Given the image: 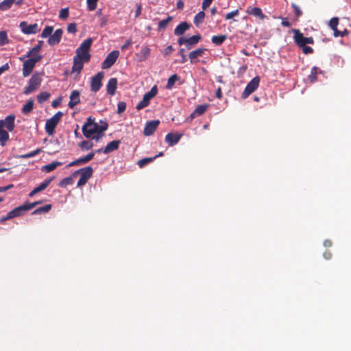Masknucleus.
<instances>
[{
  "mask_svg": "<svg viewBox=\"0 0 351 351\" xmlns=\"http://www.w3.org/2000/svg\"><path fill=\"white\" fill-rule=\"evenodd\" d=\"M108 124L106 122H101V125H99L95 121V119L90 117L83 125L82 130L86 138L99 141L104 136V132L108 129Z\"/></svg>",
  "mask_w": 351,
  "mask_h": 351,
  "instance_id": "obj_1",
  "label": "nucleus"
},
{
  "mask_svg": "<svg viewBox=\"0 0 351 351\" xmlns=\"http://www.w3.org/2000/svg\"><path fill=\"white\" fill-rule=\"evenodd\" d=\"M93 41V40L91 38L84 40L76 49V55L75 56L82 58L84 61H90L91 57L90 49Z\"/></svg>",
  "mask_w": 351,
  "mask_h": 351,
  "instance_id": "obj_2",
  "label": "nucleus"
},
{
  "mask_svg": "<svg viewBox=\"0 0 351 351\" xmlns=\"http://www.w3.org/2000/svg\"><path fill=\"white\" fill-rule=\"evenodd\" d=\"M93 173V169L88 166L75 171L73 173V176L75 177L78 174L80 175V178L77 184L78 187H80L86 184L88 180L92 177Z\"/></svg>",
  "mask_w": 351,
  "mask_h": 351,
  "instance_id": "obj_3",
  "label": "nucleus"
},
{
  "mask_svg": "<svg viewBox=\"0 0 351 351\" xmlns=\"http://www.w3.org/2000/svg\"><path fill=\"white\" fill-rule=\"evenodd\" d=\"M42 80L39 73H34L28 82V85L24 88L23 93L27 95L36 91L40 86Z\"/></svg>",
  "mask_w": 351,
  "mask_h": 351,
  "instance_id": "obj_4",
  "label": "nucleus"
},
{
  "mask_svg": "<svg viewBox=\"0 0 351 351\" xmlns=\"http://www.w3.org/2000/svg\"><path fill=\"white\" fill-rule=\"evenodd\" d=\"M63 112L59 111L56 112L51 118L47 120L45 123V131L49 135L52 136L55 132V129L63 117Z\"/></svg>",
  "mask_w": 351,
  "mask_h": 351,
  "instance_id": "obj_5",
  "label": "nucleus"
},
{
  "mask_svg": "<svg viewBox=\"0 0 351 351\" xmlns=\"http://www.w3.org/2000/svg\"><path fill=\"white\" fill-rule=\"evenodd\" d=\"M30 206H26L25 204L19 206L8 213L6 216L0 218V223H3L6 220L13 219L14 217L23 215L25 212L29 210Z\"/></svg>",
  "mask_w": 351,
  "mask_h": 351,
  "instance_id": "obj_6",
  "label": "nucleus"
},
{
  "mask_svg": "<svg viewBox=\"0 0 351 351\" xmlns=\"http://www.w3.org/2000/svg\"><path fill=\"white\" fill-rule=\"evenodd\" d=\"M158 93L157 86H154L149 91L146 93L143 97V99L137 104L136 108L138 110H142L143 108L149 106L150 100L153 99Z\"/></svg>",
  "mask_w": 351,
  "mask_h": 351,
  "instance_id": "obj_7",
  "label": "nucleus"
},
{
  "mask_svg": "<svg viewBox=\"0 0 351 351\" xmlns=\"http://www.w3.org/2000/svg\"><path fill=\"white\" fill-rule=\"evenodd\" d=\"M42 59V56L37 58H29L26 60L23 64V75L27 77L32 72L36 64Z\"/></svg>",
  "mask_w": 351,
  "mask_h": 351,
  "instance_id": "obj_8",
  "label": "nucleus"
},
{
  "mask_svg": "<svg viewBox=\"0 0 351 351\" xmlns=\"http://www.w3.org/2000/svg\"><path fill=\"white\" fill-rule=\"evenodd\" d=\"M260 83V77L258 76L254 77L245 88L241 97L242 99H246L251 93L254 92L258 87Z\"/></svg>",
  "mask_w": 351,
  "mask_h": 351,
  "instance_id": "obj_9",
  "label": "nucleus"
},
{
  "mask_svg": "<svg viewBox=\"0 0 351 351\" xmlns=\"http://www.w3.org/2000/svg\"><path fill=\"white\" fill-rule=\"evenodd\" d=\"M119 56V51L118 50H113L109 53L104 62L101 64V68L103 69H110L117 61Z\"/></svg>",
  "mask_w": 351,
  "mask_h": 351,
  "instance_id": "obj_10",
  "label": "nucleus"
},
{
  "mask_svg": "<svg viewBox=\"0 0 351 351\" xmlns=\"http://www.w3.org/2000/svg\"><path fill=\"white\" fill-rule=\"evenodd\" d=\"M202 37L200 35H194L189 38H185L184 37H180L178 40L179 45H185L188 49H190L193 46L195 45L201 40Z\"/></svg>",
  "mask_w": 351,
  "mask_h": 351,
  "instance_id": "obj_11",
  "label": "nucleus"
},
{
  "mask_svg": "<svg viewBox=\"0 0 351 351\" xmlns=\"http://www.w3.org/2000/svg\"><path fill=\"white\" fill-rule=\"evenodd\" d=\"M104 72L100 71L98 72L95 75H94L90 80V90L96 93L99 91L102 86V80L104 78Z\"/></svg>",
  "mask_w": 351,
  "mask_h": 351,
  "instance_id": "obj_12",
  "label": "nucleus"
},
{
  "mask_svg": "<svg viewBox=\"0 0 351 351\" xmlns=\"http://www.w3.org/2000/svg\"><path fill=\"white\" fill-rule=\"evenodd\" d=\"M14 120L15 115L10 114L5 119L0 120V126L3 129L5 128L9 132H12L15 128Z\"/></svg>",
  "mask_w": 351,
  "mask_h": 351,
  "instance_id": "obj_13",
  "label": "nucleus"
},
{
  "mask_svg": "<svg viewBox=\"0 0 351 351\" xmlns=\"http://www.w3.org/2000/svg\"><path fill=\"white\" fill-rule=\"evenodd\" d=\"M19 26L22 32L25 34H36L38 31V25L37 23L29 25L26 21H22Z\"/></svg>",
  "mask_w": 351,
  "mask_h": 351,
  "instance_id": "obj_14",
  "label": "nucleus"
},
{
  "mask_svg": "<svg viewBox=\"0 0 351 351\" xmlns=\"http://www.w3.org/2000/svg\"><path fill=\"white\" fill-rule=\"evenodd\" d=\"M159 124V120H152L147 122L143 130L144 135L147 136L152 135L157 129Z\"/></svg>",
  "mask_w": 351,
  "mask_h": 351,
  "instance_id": "obj_15",
  "label": "nucleus"
},
{
  "mask_svg": "<svg viewBox=\"0 0 351 351\" xmlns=\"http://www.w3.org/2000/svg\"><path fill=\"white\" fill-rule=\"evenodd\" d=\"M245 12L247 14L258 17L261 20H264L266 18V16L263 13L262 10L258 7L248 6Z\"/></svg>",
  "mask_w": 351,
  "mask_h": 351,
  "instance_id": "obj_16",
  "label": "nucleus"
},
{
  "mask_svg": "<svg viewBox=\"0 0 351 351\" xmlns=\"http://www.w3.org/2000/svg\"><path fill=\"white\" fill-rule=\"evenodd\" d=\"M182 136V134L168 133L165 136V141L169 146L177 144Z\"/></svg>",
  "mask_w": 351,
  "mask_h": 351,
  "instance_id": "obj_17",
  "label": "nucleus"
},
{
  "mask_svg": "<svg viewBox=\"0 0 351 351\" xmlns=\"http://www.w3.org/2000/svg\"><path fill=\"white\" fill-rule=\"evenodd\" d=\"M62 34L63 32L62 29H57L55 32L49 36L48 39L49 45L53 46L58 44L61 40Z\"/></svg>",
  "mask_w": 351,
  "mask_h": 351,
  "instance_id": "obj_18",
  "label": "nucleus"
},
{
  "mask_svg": "<svg viewBox=\"0 0 351 351\" xmlns=\"http://www.w3.org/2000/svg\"><path fill=\"white\" fill-rule=\"evenodd\" d=\"M293 32L294 33L293 39L296 45L300 47H304L306 45V37H304L298 29H293Z\"/></svg>",
  "mask_w": 351,
  "mask_h": 351,
  "instance_id": "obj_19",
  "label": "nucleus"
},
{
  "mask_svg": "<svg viewBox=\"0 0 351 351\" xmlns=\"http://www.w3.org/2000/svg\"><path fill=\"white\" fill-rule=\"evenodd\" d=\"M89 61H84L82 58L74 56L73 64L72 66V72L80 73L83 69L84 64L88 62Z\"/></svg>",
  "mask_w": 351,
  "mask_h": 351,
  "instance_id": "obj_20",
  "label": "nucleus"
},
{
  "mask_svg": "<svg viewBox=\"0 0 351 351\" xmlns=\"http://www.w3.org/2000/svg\"><path fill=\"white\" fill-rule=\"evenodd\" d=\"M151 49L147 46H143L141 51L136 53L138 62L146 60L150 56Z\"/></svg>",
  "mask_w": 351,
  "mask_h": 351,
  "instance_id": "obj_21",
  "label": "nucleus"
},
{
  "mask_svg": "<svg viewBox=\"0 0 351 351\" xmlns=\"http://www.w3.org/2000/svg\"><path fill=\"white\" fill-rule=\"evenodd\" d=\"M53 180V178H51L49 179H47L45 181H43L42 183H40L38 186H36L34 189H33L29 194V196L30 197H32L34 196L36 193L45 190L51 183V182Z\"/></svg>",
  "mask_w": 351,
  "mask_h": 351,
  "instance_id": "obj_22",
  "label": "nucleus"
},
{
  "mask_svg": "<svg viewBox=\"0 0 351 351\" xmlns=\"http://www.w3.org/2000/svg\"><path fill=\"white\" fill-rule=\"evenodd\" d=\"M80 102V92L74 90L71 92L70 95V101L69 102V107L71 109Z\"/></svg>",
  "mask_w": 351,
  "mask_h": 351,
  "instance_id": "obj_23",
  "label": "nucleus"
},
{
  "mask_svg": "<svg viewBox=\"0 0 351 351\" xmlns=\"http://www.w3.org/2000/svg\"><path fill=\"white\" fill-rule=\"evenodd\" d=\"M117 87V80L115 77H112L108 80L106 85V91L110 95H114L115 94Z\"/></svg>",
  "mask_w": 351,
  "mask_h": 351,
  "instance_id": "obj_24",
  "label": "nucleus"
},
{
  "mask_svg": "<svg viewBox=\"0 0 351 351\" xmlns=\"http://www.w3.org/2000/svg\"><path fill=\"white\" fill-rule=\"evenodd\" d=\"M121 144V141L115 140L110 142L107 144L106 147L103 150L104 154H108L119 149V145Z\"/></svg>",
  "mask_w": 351,
  "mask_h": 351,
  "instance_id": "obj_25",
  "label": "nucleus"
},
{
  "mask_svg": "<svg viewBox=\"0 0 351 351\" xmlns=\"http://www.w3.org/2000/svg\"><path fill=\"white\" fill-rule=\"evenodd\" d=\"M191 27V25L187 22H182L174 29V34L176 36L182 35L186 30Z\"/></svg>",
  "mask_w": 351,
  "mask_h": 351,
  "instance_id": "obj_26",
  "label": "nucleus"
},
{
  "mask_svg": "<svg viewBox=\"0 0 351 351\" xmlns=\"http://www.w3.org/2000/svg\"><path fill=\"white\" fill-rule=\"evenodd\" d=\"M62 165H63L62 162L53 161L49 164L43 166L41 170L43 172L49 173Z\"/></svg>",
  "mask_w": 351,
  "mask_h": 351,
  "instance_id": "obj_27",
  "label": "nucleus"
},
{
  "mask_svg": "<svg viewBox=\"0 0 351 351\" xmlns=\"http://www.w3.org/2000/svg\"><path fill=\"white\" fill-rule=\"evenodd\" d=\"M205 51L206 49L198 48L190 52L189 54V58L191 60V63H196V61L195 60L197 59L198 57H201Z\"/></svg>",
  "mask_w": 351,
  "mask_h": 351,
  "instance_id": "obj_28",
  "label": "nucleus"
},
{
  "mask_svg": "<svg viewBox=\"0 0 351 351\" xmlns=\"http://www.w3.org/2000/svg\"><path fill=\"white\" fill-rule=\"evenodd\" d=\"M227 39V35L221 34V35H216L213 36L211 38L212 43L216 46L221 45L223 42Z\"/></svg>",
  "mask_w": 351,
  "mask_h": 351,
  "instance_id": "obj_29",
  "label": "nucleus"
},
{
  "mask_svg": "<svg viewBox=\"0 0 351 351\" xmlns=\"http://www.w3.org/2000/svg\"><path fill=\"white\" fill-rule=\"evenodd\" d=\"M322 71L317 66H313L311 69V74L308 76V80L311 83H313L317 80V75L322 73Z\"/></svg>",
  "mask_w": 351,
  "mask_h": 351,
  "instance_id": "obj_30",
  "label": "nucleus"
},
{
  "mask_svg": "<svg viewBox=\"0 0 351 351\" xmlns=\"http://www.w3.org/2000/svg\"><path fill=\"white\" fill-rule=\"evenodd\" d=\"M51 204H46L42 207H39L38 208H36V210H34L32 213V215H41V214H44V213H47L50 211V210L51 209Z\"/></svg>",
  "mask_w": 351,
  "mask_h": 351,
  "instance_id": "obj_31",
  "label": "nucleus"
},
{
  "mask_svg": "<svg viewBox=\"0 0 351 351\" xmlns=\"http://www.w3.org/2000/svg\"><path fill=\"white\" fill-rule=\"evenodd\" d=\"M15 0H3L0 2V10L6 11L12 8Z\"/></svg>",
  "mask_w": 351,
  "mask_h": 351,
  "instance_id": "obj_32",
  "label": "nucleus"
},
{
  "mask_svg": "<svg viewBox=\"0 0 351 351\" xmlns=\"http://www.w3.org/2000/svg\"><path fill=\"white\" fill-rule=\"evenodd\" d=\"M34 100L29 99L22 108V112L24 114H29L34 108Z\"/></svg>",
  "mask_w": 351,
  "mask_h": 351,
  "instance_id": "obj_33",
  "label": "nucleus"
},
{
  "mask_svg": "<svg viewBox=\"0 0 351 351\" xmlns=\"http://www.w3.org/2000/svg\"><path fill=\"white\" fill-rule=\"evenodd\" d=\"M205 18V13L204 11L199 12L194 17L193 23L197 26L199 27L200 24H202Z\"/></svg>",
  "mask_w": 351,
  "mask_h": 351,
  "instance_id": "obj_34",
  "label": "nucleus"
},
{
  "mask_svg": "<svg viewBox=\"0 0 351 351\" xmlns=\"http://www.w3.org/2000/svg\"><path fill=\"white\" fill-rule=\"evenodd\" d=\"M173 20L172 16H168L166 19L162 20L158 23V31L164 30L167 28L168 24Z\"/></svg>",
  "mask_w": 351,
  "mask_h": 351,
  "instance_id": "obj_35",
  "label": "nucleus"
},
{
  "mask_svg": "<svg viewBox=\"0 0 351 351\" xmlns=\"http://www.w3.org/2000/svg\"><path fill=\"white\" fill-rule=\"evenodd\" d=\"M179 80V77L177 74H173L169 77L167 81V84L166 85L167 89H171L174 86L175 82Z\"/></svg>",
  "mask_w": 351,
  "mask_h": 351,
  "instance_id": "obj_36",
  "label": "nucleus"
},
{
  "mask_svg": "<svg viewBox=\"0 0 351 351\" xmlns=\"http://www.w3.org/2000/svg\"><path fill=\"white\" fill-rule=\"evenodd\" d=\"M73 177L74 176H73V174H72L71 176L64 178L59 183V184H58L59 186L60 187H65V186H66L68 185L73 184Z\"/></svg>",
  "mask_w": 351,
  "mask_h": 351,
  "instance_id": "obj_37",
  "label": "nucleus"
},
{
  "mask_svg": "<svg viewBox=\"0 0 351 351\" xmlns=\"http://www.w3.org/2000/svg\"><path fill=\"white\" fill-rule=\"evenodd\" d=\"M157 157H158V156H154V157H150V158H144L138 160L137 164L139 167L142 168V167H145L146 165L152 162Z\"/></svg>",
  "mask_w": 351,
  "mask_h": 351,
  "instance_id": "obj_38",
  "label": "nucleus"
},
{
  "mask_svg": "<svg viewBox=\"0 0 351 351\" xmlns=\"http://www.w3.org/2000/svg\"><path fill=\"white\" fill-rule=\"evenodd\" d=\"M50 97V94L47 92H42L37 95V100L38 103L42 104Z\"/></svg>",
  "mask_w": 351,
  "mask_h": 351,
  "instance_id": "obj_39",
  "label": "nucleus"
},
{
  "mask_svg": "<svg viewBox=\"0 0 351 351\" xmlns=\"http://www.w3.org/2000/svg\"><path fill=\"white\" fill-rule=\"evenodd\" d=\"M82 150H89L93 147V143L90 141H83L79 144Z\"/></svg>",
  "mask_w": 351,
  "mask_h": 351,
  "instance_id": "obj_40",
  "label": "nucleus"
},
{
  "mask_svg": "<svg viewBox=\"0 0 351 351\" xmlns=\"http://www.w3.org/2000/svg\"><path fill=\"white\" fill-rule=\"evenodd\" d=\"M40 152H41V149L40 148H38V149H37L34 151L30 152L27 154L20 155L19 157L21 158H23V159L32 158V157L36 156L37 154H38Z\"/></svg>",
  "mask_w": 351,
  "mask_h": 351,
  "instance_id": "obj_41",
  "label": "nucleus"
},
{
  "mask_svg": "<svg viewBox=\"0 0 351 351\" xmlns=\"http://www.w3.org/2000/svg\"><path fill=\"white\" fill-rule=\"evenodd\" d=\"M339 24V18L337 17H333L329 21V27L330 29L334 32L337 29V26Z\"/></svg>",
  "mask_w": 351,
  "mask_h": 351,
  "instance_id": "obj_42",
  "label": "nucleus"
},
{
  "mask_svg": "<svg viewBox=\"0 0 351 351\" xmlns=\"http://www.w3.org/2000/svg\"><path fill=\"white\" fill-rule=\"evenodd\" d=\"M208 108L207 105H199L194 110V114H197V116H200L203 114Z\"/></svg>",
  "mask_w": 351,
  "mask_h": 351,
  "instance_id": "obj_43",
  "label": "nucleus"
},
{
  "mask_svg": "<svg viewBox=\"0 0 351 351\" xmlns=\"http://www.w3.org/2000/svg\"><path fill=\"white\" fill-rule=\"evenodd\" d=\"M9 40L8 38L7 32L5 31L0 32V45H4L8 43Z\"/></svg>",
  "mask_w": 351,
  "mask_h": 351,
  "instance_id": "obj_44",
  "label": "nucleus"
},
{
  "mask_svg": "<svg viewBox=\"0 0 351 351\" xmlns=\"http://www.w3.org/2000/svg\"><path fill=\"white\" fill-rule=\"evenodd\" d=\"M53 30V27L51 26L45 27V28L43 29V31L41 34V37L47 38V37L51 36Z\"/></svg>",
  "mask_w": 351,
  "mask_h": 351,
  "instance_id": "obj_45",
  "label": "nucleus"
},
{
  "mask_svg": "<svg viewBox=\"0 0 351 351\" xmlns=\"http://www.w3.org/2000/svg\"><path fill=\"white\" fill-rule=\"evenodd\" d=\"M94 156H95V152H91L82 158H80L81 164H86V163L88 162L90 160H91L94 158Z\"/></svg>",
  "mask_w": 351,
  "mask_h": 351,
  "instance_id": "obj_46",
  "label": "nucleus"
},
{
  "mask_svg": "<svg viewBox=\"0 0 351 351\" xmlns=\"http://www.w3.org/2000/svg\"><path fill=\"white\" fill-rule=\"evenodd\" d=\"M69 10L68 8H62L59 13V18L62 20H65L69 17Z\"/></svg>",
  "mask_w": 351,
  "mask_h": 351,
  "instance_id": "obj_47",
  "label": "nucleus"
},
{
  "mask_svg": "<svg viewBox=\"0 0 351 351\" xmlns=\"http://www.w3.org/2000/svg\"><path fill=\"white\" fill-rule=\"evenodd\" d=\"M39 52L40 51H38V48H32L27 52V54L26 56L31 57V58H37V57L41 56L40 55H39Z\"/></svg>",
  "mask_w": 351,
  "mask_h": 351,
  "instance_id": "obj_48",
  "label": "nucleus"
},
{
  "mask_svg": "<svg viewBox=\"0 0 351 351\" xmlns=\"http://www.w3.org/2000/svg\"><path fill=\"white\" fill-rule=\"evenodd\" d=\"M126 109V103L124 101H119L117 104V113L121 114Z\"/></svg>",
  "mask_w": 351,
  "mask_h": 351,
  "instance_id": "obj_49",
  "label": "nucleus"
},
{
  "mask_svg": "<svg viewBox=\"0 0 351 351\" xmlns=\"http://www.w3.org/2000/svg\"><path fill=\"white\" fill-rule=\"evenodd\" d=\"M348 31L345 29L343 31H339L337 29L334 31L333 35L335 37H343L348 34Z\"/></svg>",
  "mask_w": 351,
  "mask_h": 351,
  "instance_id": "obj_50",
  "label": "nucleus"
},
{
  "mask_svg": "<svg viewBox=\"0 0 351 351\" xmlns=\"http://www.w3.org/2000/svg\"><path fill=\"white\" fill-rule=\"evenodd\" d=\"M97 1L98 0H87V5L89 10L92 11L95 10Z\"/></svg>",
  "mask_w": 351,
  "mask_h": 351,
  "instance_id": "obj_51",
  "label": "nucleus"
},
{
  "mask_svg": "<svg viewBox=\"0 0 351 351\" xmlns=\"http://www.w3.org/2000/svg\"><path fill=\"white\" fill-rule=\"evenodd\" d=\"M239 15V10L237 9L234 11H232L229 13H227L226 15H225V19L226 20H229V19H232L233 17L234 16H237Z\"/></svg>",
  "mask_w": 351,
  "mask_h": 351,
  "instance_id": "obj_52",
  "label": "nucleus"
},
{
  "mask_svg": "<svg viewBox=\"0 0 351 351\" xmlns=\"http://www.w3.org/2000/svg\"><path fill=\"white\" fill-rule=\"evenodd\" d=\"M291 6L294 10V12H295L296 17L298 18V17L301 16L302 14V12L300 10V8H299V6L293 3L291 4Z\"/></svg>",
  "mask_w": 351,
  "mask_h": 351,
  "instance_id": "obj_53",
  "label": "nucleus"
},
{
  "mask_svg": "<svg viewBox=\"0 0 351 351\" xmlns=\"http://www.w3.org/2000/svg\"><path fill=\"white\" fill-rule=\"evenodd\" d=\"M67 32L69 33L75 34L77 32V25L75 23H70L67 27Z\"/></svg>",
  "mask_w": 351,
  "mask_h": 351,
  "instance_id": "obj_54",
  "label": "nucleus"
},
{
  "mask_svg": "<svg viewBox=\"0 0 351 351\" xmlns=\"http://www.w3.org/2000/svg\"><path fill=\"white\" fill-rule=\"evenodd\" d=\"M42 202L41 201H36V202H27V203H25L26 206H30L29 208V210L35 208L37 205L41 204Z\"/></svg>",
  "mask_w": 351,
  "mask_h": 351,
  "instance_id": "obj_55",
  "label": "nucleus"
},
{
  "mask_svg": "<svg viewBox=\"0 0 351 351\" xmlns=\"http://www.w3.org/2000/svg\"><path fill=\"white\" fill-rule=\"evenodd\" d=\"M302 48L303 53L305 54H309V53H312L313 52V49L311 47L304 45V47H302Z\"/></svg>",
  "mask_w": 351,
  "mask_h": 351,
  "instance_id": "obj_56",
  "label": "nucleus"
},
{
  "mask_svg": "<svg viewBox=\"0 0 351 351\" xmlns=\"http://www.w3.org/2000/svg\"><path fill=\"white\" fill-rule=\"evenodd\" d=\"M184 51H185L184 49H183V48L180 49L179 51V53L181 56V60H180L181 63H184L187 60L186 57L184 54Z\"/></svg>",
  "mask_w": 351,
  "mask_h": 351,
  "instance_id": "obj_57",
  "label": "nucleus"
},
{
  "mask_svg": "<svg viewBox=\"0 0 351 351\" xmlns=\"http://www.w3.org/2000/svg\"><path fill=\"white\" fill-rule=\"evenodd\" d=\"M213 0H204L202 2V8L204 10L210 6Z\"/></svg>",
  "mask_w": 351,
  "mask_h": 351,
  "instance_id": "obj_58",
  "label": "nucleus"
},
{
  "mask_svg": "<svg viewBox=\"0 0 351 351\" xmlns=\"http://www.w3.org/2000/svg\"><path fill=\"white\" fill-rule=\"evenodd\" d=\"M142 9V5L141 3L138 4L135 12V18H137L141 15Z\"/></svg>",
  "mask_w": 351,
  "mask_h": 351,
  "instance_id": "obj_59",
  "label": "nucleus"
},
{
  "mask_svg": "<svg viewBox=\"0 0 351 351\" xmlns=\"http://www.w3.org/2000/svg\"><path fill=\"white\" fill-rule=\"evenodd\" d=\"M82 165L81 164V162L80 160V158L70 162L69 164H68L66 165V167H73V166H77V165Z\"/></svg>",
  "mask_w": 351,
  "mask_h": 351,
  "instance_id": "obj_60",
  "label": "nucleus"
},
{
  "mask_svg": "<svg viewBox=\"0 0 351 351\" xmlns=\"http://www.w3.org/2000/svg\"><path fill=\"white\" fill-rule=\"evenodd\" d=\"M10 66L8 63H5V64L2 65L0 67V75L5 71L9 70Z\"/></svg>",
  "mask_w": 351,
  "mask_h": 351,
  "instance_id": "obj_61",
  "label": "nucleus"
},
{
  "mask_svg": "<svg viewBox=\"0 0 351 351\" xmlns=\"http://www.w3.org/2000/svg\"><path fill=\"white\" fill-rule=\"evenodd\" d=\"M100 26L101 27H104L108 22V18L106 16H103L100 19Z\"/></svg>",
  "mask_w": 351,
  "mask_h": 351,
  "instance_id": "obj_62",
  "label": "nucleus"
},
{
  "mask_svg": "<svg viewBox=\"0 0 351 351\" xmlns=\"http://www.w3.org/2000/svg\"><path fill=\"white\" fill-rule=\"evenodd\" d=\"M281 24L282 26L287 27H289L291 26V23L287 18L282 19Z\"/></svg>",
  "mask_w": 351,
  "mask_h": 351,
  "instance_id": "obj_63",
  "label": "nucleus"
},
{
  "mask_svg": "<svg viewBox=\"0 0 351 351\" xmlns=\"http://www.w3.org/2000/svg\"><path fill=\"white\" fill-rule=\"evenodd\" d=\"M184 3L182 0L178 1L177 3H176V8L178 10H182L184 8Z\"/></svg>",
  "mask_w": 351,
  "mask_h": 351,
  "instance_id": "obj_64",
  "label": "nucleus"
}]
</instances>
